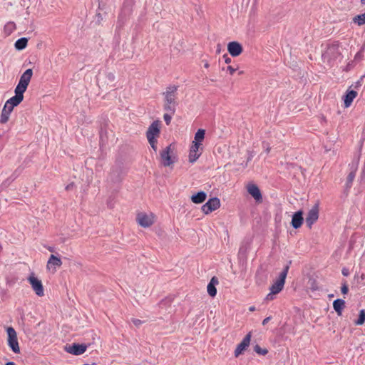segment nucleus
I'll return each instance as SVG.
<instances>
[{
    "mask_svg": "<svg viewBox=\"0 0 365 365\" xmlns=\"http://www.w3.org/2000/svg\"><path fill=\"white\" fill-rule=\"evenodd\" d=\"M341 292L343 294H346L349 292V287L346 281L344 282L341 287Z\"/></svg>",
    "mask_w": 365,
    "mask_h": 365,
    "instance_id": "58836bf2",
    "label": "nucleus"
},
{
    "mask_svg": "<svg viewBox=\"0 0 365 365\" xmlns=\"http://www.w3.org/2000/svg\"><path fill=\"white\" fill-rule=\"evenodd\" d=\"M251 332H249L242 339V341L237 346V348L235 350V356L237 357L240 356L244 351L247 349L250 344L251 340Z\"/></svg>",
    "mask_w": 365,
    "mask_h": 365,
    "instance_id": "f3484780",
    "label": "nucleus"
},
{
    "mask_svg": "<svg viewBox=\"0 0 365 365\" xmlns=\"http://www.w3.org/2000/svg\"><path fill=\"white\" fill-rule=\"evenodd\" d=\"M291 264L292 260H289L287 264L284 267L282 271L280 272L276 281L270 287L269 289L272 292V294H278L283 289L287 273Z\"/></svg>",
    "mask_w": 365,
    "mask_h": 365,
    "instance_id": "f03ea898",
    "label": "nucleus"
},
{
    "mask_svg": "<svg viewBox=\"0 0 365 365\" xmlns=\"http://www.w3.org/2000/svg\"><path fill=\"white\" fill-rule=\"evenodd\" d=\"M254 351L257 354L264 356L268 353V350L266 348H262L259 344H256L253 347Z\"/></svg>",
    "mask_w": 365,
    "mask_h": 365,
    "instance_id": "c756f323",
    "label": "nucleus"
},
{
    "mask_svg": "<svg viewBox=\"0 0 365 365\" xmlns=\"http://www.w3.org/2000/svg\"><path fill=\"white\" fill-rule=\"evenodd\" d=\"M11 26L12 28H15V24L14 22H10L8 24L7 26Z\"/></svg>",
    "mask_w": 365,
    "mask_h": 365,
    "instance_id": "13d9d810",
    "label": "nucleus"
},
{
    "mask_svg": "<svg viewBox=\"0 0 365 365\" xmlns=\"http://www.w3.org/2000/svg\"><path fill=\"white\" fill-rule=\"evenodd\" d=\"M303 215L304 212L302 210H299L292 215L290 225L294 229H299L302 227L304 220Z\"/></svg>",
    "mask_w": 365,
    "mask_h": 365,
    "instance_id": "dca6fc26",
    "label": "nucleus"
},
{
    "mask_svg": "<svg viewBox=\"0 0 365 365\" xmlns=\"http://www.w3.org/2000/svg\"><path fill=\"white\" fill-rule=\"evenodd\" d=\"M341 273L344 276L347 277L349 275V269L344 267L341 270Z\"/></svg>",
    "mask_w": 365,
    "mask_h": 365,
    "instance_id": "de8ad7c7",
    "label": "nucleus"
},
{
    "mask_svg": "<svg viewBox=\"0 0 365 365\" xmlns=\"http://www.w3.org/2000/svg\"><path fill=\"white\" fill-rule=\"evenodd\" d=\"M48 250L50 251L51 252H55V247H48Z\"/></svg>",
    "mask_w": 365,
    "mask_h": 365,
    "instance_id": "6e6d98bb",
    "label": "nucleus"
},
{
    "mask_svg": "<svg viewBox=\"0 0 365 365\" xmlns=\"http://www.w3.org/2000/svg\"><path fill=\"white\" fill-rule=\"evenodd\" d=\"M319 202H317L308 212L305 219L306 225L309 229H311L312 225L317 221L319 218Z\"/></svg>",
    "mask_w": 365,
    "mask_h": 365,
    "instance_id": "9d476101",
    "label": "nucleus"
},
{
    "mask_svg": "<svg viewBox=\"0 0 365 365\" xmlns=\"http://www.w3.org/2000/svg\"><path fill=\"white\" fill-rule=\"evenodd\" d=\"M353 21L359 26L365 24V14L356 15L354 17Z\"/></svg>",
    "mask_w": 365,
    "mask_h": 365,
    "instance_id": "c85d7f7f",
    "label": "nucleus"
},
{
    "mask_svg": "<svg viewBox=\"0 0 365 365\" xmlns=\"http://www.w3.org/2000/svg\"><path fill=\"white\" fill-rule=\"evenodd\" d=\"M160 134V123L159 120L153 121L146 131V138H158Z\"/></svg>",
    "mask_w": 365,
    "mask_h": 365,
    "instance_id": "ddd939ff",
    "label": "nucleus"
},
{
    "mask_svg": "<svg viewBox=\"0 0 365 365\" xmlns=\"http://www.w3.org/2000/svg\"><path fill=\"white\" fill-rule=\"evenodd\" d=\"M13 110L14 109H11L7 104H4L0 116V123L4 124L8 122L9 115Z\"/></svg>",
    "mask_w": 365,
    "mask_h": 365,
    "instance_id": "4be33fe9",
    "label": "nucleus"
},
{
    "mask_svg": "<svg viewBox=\"0 0 365 365\" xmlns=\"http://www.w3.org/2000/svg\"><path fill=\"white\" fill-rule=\"evenodd\" d=\"M106 77L110 82H113L115 80V76L113 73H108Z\"/></svg>",
    "mask_w": 365,
    "mask_h": 365,
    "instance_id": "c03bdc74",
    "label": "nucleus"
},
{
    "mask_svg": "<svg viewBox=\"0 0 365 365\" xmlns=\"http://www.w3.org/2000/svg\"><path fill=\"white\" fill-rule=\"evenodd\" d=\"M19 281L18 277L10 274L6 277V284L8 287H12Z\"/></svg>",
    "mask_w": 365,
    "mask_h": 365,
    "instance_id": "bb28decb",
    "label": "nucleus"
},
{
    "mask_svg": "<svg viewBox=\"0 0 365 365\" xmlns=\"http://www.w3.org/2000/svg\"><path fill=\"white\" fill-rule=\"evenodd\" d=\"M227 71H229L230 75H233V73L235 72L236 68H234L232 66H228L227 67Z\"/></svg>",
    "mask_w": 365,
    "mask_h": 365,
    "instance_id": "49530a36",
    "label": "nucleus"
},
{
    "mask_svg": "<svg viewBox=\"0 0 365 365\" xmlns=\"http://www.w3.org/2000/svg\"><path fill=\"white\" fill-rule=\"evenodd\" d=\"M275 294H272V292L270 291V293H269L266 297H265V299L266 300H273L274 299V295Z\"/></svg>",
    "mask_w": 365,
    "mask_h": 365,
    "instance_id": "09e8293b",
    "label": "nucleus"
},
{
    "mask_svg": "<svg viewBox=\"0 0 365 365\" xmlns=\"http://www.w3.org/2000/svg\"><path fill=\"white\" fill-rule=\"evenodd\" d=\"M209 66H210L209 63H208V62H205V65H204V67H205V68H207Z\"/></svg>",
    "mask_w": 365,
    "mask_h": 365,
    "instance_id": "680f3d73",
    "label": "nucleus"
},
{
    "mask_svg": "<svg viewBox=\"0 0 365 365\" xmlns=\"http://www.w3.org/2000/svg\"><path fill=\"white\" fill-rule=\"evenodd\" d=\"M365 322V310L361 309L359 311V317L356 320L354 321V324L358 326L363 325Z\"/></svg>",
    "mask_w": 365,
    "mask_h": 365,
    "instance_id": "cd10ccee",
    "label": "nucleus"
},
{
    "mask_svg": "<svg viewBox=\"0 0 365 365\" xmlns=\"http://www.w3.org/2000/svg\"><path fill=\"white\" fill-rule=\"evenodd\" d=\"M357 168H358V163L355 165L354 164L351 165V170L347 175L346 181L345 183V189L347 191H349L352 186V182L355 178Z\"/></svg>",
    "mask_w": 365,
    "mask_h": 365,
    "instance_id": "6ab92c4d",
    "label": "nucleus"
},
{
    "mask_svg": "<svg viewBox=\"0 0 365 365\" xmlns=\"http://www.w3.org/2000/svg\"><path fill=\"white\" fill-rule=\"evenodd\" d=\"M178 91V86H170L167 88L165 92L163 93L165 97L164 110L169 111L171 114H174L175 112V108L177 106L176 102V92Z\"/></svg>",
    "mask_w": 365,
    "mask_h": 365,
    "instance_id": "f257e3e1",
    "label": "nucleus"
},
{
    "mask_svg": "<svg viewBox=\"0 0 365 365\" xmlns=\"http://www.w3.org/2000/svg\"><path fill=\"white\" fill-rule=\"evenodd\" d=\"M205 135V130L202 128H200L197 130V131L195 134L194 140L195 142L200 143L201 144V142L204 140Z\"/></svg>",
    "mask_w": 365,
    "mask_h": 365,
    "instance_id": "a878e982",
    "label": "nucleus"
},
{
    "mask_svg": "<svg viewBox=\"0 0 365 365\" xmlns=\"http://www.w3.org/2000/svg\"><path fill=\"white\" fill-rule=\"evenodd\" d=\"M172 115L173 114H169V113H165L164 115H163V118H164V120L166 123L167 125H169L170 122H171V119H172Z\"/></svg>",
    "mask_w": 365,
    "mask_h": 365,
    "instance_id": "ea45409f",
    "label": "nucleus"
},
{
    "mask_svg": "<svg viewBox=\"0 0 365 365\" xmlns=\"http://www.w3.org/2000/svg\"><path fill=\"white\" fill-rule=\"evenodd\" d=\"M357 92L354 90H347L343 96L344 106L345 108H349L354 99L356 97Z\"/></svg>",
    "mask_w": 365,
    "mask_h": 365,
    "instance_id": "a211bd4d",
    "label": "nucleus"
},
{
    "mask_svg": "<svg viewBox=\"0 0 365 365\" xmlns=\"http://www.w3.org/2000/svg\"><path fill=\"white\" fill-rule=\"evenodd\" d=\"M200 145L201 144L200 143L192 141L190 151H191L192 153H197Z\"/></svg>",
    "mask_w": 365,
    "mask_h": 365,
    "instance_id": "c9c22d12",
    "label": "nucleus"
},
{
    "mask_svg": "<svg viewBox=\"0 0 365 365\" xmlns=\"http://www.w3.org/2000/svg\"><path fill=\"white\" fill-rule=\"evenodd\" d=\"M27 279L35 294L38 297H43L44 295V289L41 280L36 277L34 272L30 274Z\"/></svg>",
    "mask_w": 365,
    "mask_h": 365,
    "instance_id": "0eeeda50",
    "label": "nucleus"
},
{
    "mask_svg": "<svg viewBox=\"0 0 365 365\" xmlns=\"http://www.w3.org/2000/svg\"><path fill=\"white\" fill-rule=\"evenodd\" d=\"M106 125H107L106 123H104L103 125H101L99 135H100V139L101 141H103L104 138H106Z\"/></svg>",
    "mask_w": 365,
    "mask_h": 365,
    "instance_id": "473e14b6",
    "label": "nucleus"
},
{
    "mask_svg": "<svg viewBox=\"0 0 365 365\" xmlns=\"http://www.w3.org/2000/svg\"><path fill=\"white\" fill-rule=\"evenodd\" d=\"M311 289L312 290H317L318 289V287L317 286H315V281H313V282L312 283Z\"/></svg>",
    "mask_w": 365,
    "mask_h": 365,
    "instance_id": "603ef678",
    "label": "nucleus"
},
{
    "mask_svg": "<svg viewBox=\"0 0 365 365\" xmlns=\"http://www.w3.org/2000/svg\"><path fill=\"white\" fill-rule=\"evenodd\" d=\"M32 76L33 70L31 68L26 69L21 76L19 81L15 89L25 93L32 78Z\"/></svg>",
    "mask_w": 365,
    "mask_h": 365,
    "instance_id": "423d86ee",
    "label": "nucleus"
},
{
    "mask_svg": "<svg viewBox=\"0 0 365 365\" xmlns=\"http://www.w3.org/2000/svg\"><path fill=\"white\" fill-rule=\"evenodd\" d=\"M73 185H74V183H73V182H71V183L68 184V185L66 187V190H71V189L73 188Z\"/></svg>",
    "mask_w": 365,
    "mask_h": 365,
    "instance_id": "3c124183",
    "label": "nucleus"
},
{
    "mask_svg": "<svg viewBox=\"0 0 365 365\" xmlns=\"http://www.w3.org/2000/svg\"><path fill=\"white\" fill-rule=\"evenodd\" d=\"M132 322L137 327H138L139 326H140L142 324H143V322L140 319H132Z\"/></svg>",
    "mask_w": 365,
    "mask_h": 365,
    "instance_id": "37998d69",
    "label": "nucleus"
},
{
    "mask_svg": "<svg viewBox=\"0 0 365 365\" xmlns=\"http://www.w3.org/2000/svg\"><path fill=\"white\" fill-rule=\"evenodd\" d=\"M247 192L255 200L256 202L261 203L262 202V195L257 185L254 183L248 184Z\"/></svg>",
    "mask_w": 365,
    "mask_h": 365,
    "instance_id": "4468645a",
    "label": "nucleus"
},
{
    "mask_svg": "<svg viewBox=\"0 0 365 365\" xmlns=\"http://www.w3.org/2000/svg\"><path fill=\"white\" fill-rule=\"evenodd\" d=\"M364 14H365V11H364Z\"/></svg>",
    "mask_w": 365,
    "mask_h": 365,
    "instance_id": "774afa93",
    "label": "nucleus"
},
{
    "mask_svg": "<svg viewBox=\"0 0 365 365\" xmlns=\"http://www.w3.org/2000/svg\"><path fill=\"white\" fill-rule=\"evenodd\" d=\"M272 319V317L269 316V317H266L265 319H264V320L262 321V325L264 326L266 325L270 320Z\"/></svg>",
    "mask_w": 365,
    "mask_h": 365,
    "instance_id": "8fccbe9b",
    "label": "nucleus"
},
{
    "mask_svg": "<svg viewBox=\"0 0 365 365\" xmlns=\"http://www.w3.org/2000/svg\"><path fill=\"white\" fill-rule=\"evenodd\" d=\"M103 8H104V4L101 3V2H99V4H98V9L103 10Z\"/></svg>",
    "mask_w": 365,
    "mask_h": 365,
    "instance_id": "5fc2aeb1",
    "label": "nucleus"
},
{
    "mask_svg": "<svg viewBox=\"0 0 365 365\" xmlns=\"http://www.w3.org/2000/svg\"><path fill=\"white\" fill-rule=\"evenodd\" d=\"M262 147L265 149L267 153H269L271 148L269 147V144L267 142L263 141Z\"/></svg>",
    "mask_w": 365,
    "mask_h": 365,
    "instance_id": "a19ab883",
    "label": "nucleus"
},
{
    "mask_svg": "<svg viewBox=\"0 0 365 365\" xmlns=\"http://www.w3.org/2000/svg\"><path fill=\"white\" fill-rule=\"evenodd\" d=\"M359 278L361 281L364 280L365 279V274H361V276L359 277Z\"/></svg>",
    "mask_w": 365,
    "mask_h": 365,
    "instance_id": "bf43d9fd",
    "label": "nucleus"
},
{
    "mask_svg": "<svg viewBox=\"0 0 365 365\" xmlns=\"http://www.w3.org/2000/svg\"><path fill=\"white\" fill-rule=\"evenodd\" d=\"M6 332L8 335V346L14 353L19 354L20 348L18 342L16 331L13 327H9L6 329Z\"/></svg>",
    "mask_w": 365,
    "mask_h": 365,
    "instance_id": "39448f33",
    "label": "nucleus"
},
{
    "mask_svg": "<svg viewBox=\"0 0 365 365\" xmlns=\"http://www.w3.org/2000/svg\"><path fill=\"white\" fill-rule=\"evenodd\" d=\"M207 291L208 294L212 297H215L217 294V289L215 286H213V284L208 283L207 286Z\"/></svg>",
    "mask_w": 365,
    "mask_h": 365,
    "instance_id": "7c9ffc66",
    "label": "nucleus"
},
{
    "mask_svg": "<svg viewBox=\"0 0 365 365\" xmlns=\"http://www.w3.org/2000/svg\"><path fill=\"white\" fill-rule=\"evenodd\" d=\"M339 44L333 43L327 46V50L322 53V58L328 62L334 61L340 56Z\"/></svg>",
    "mask_w": 365,
    "mask_h": 365,
    "instance_id": "20e7f679",
    "label": "nucleus"
},
{
    "mask_svg": "<svg viewBox=\"0 0 365 365\" xmlns=\"http://www.w3.org/2000/svg\"><path fill=\"white\" fill-rule=\"evenodd\" d=\"M0 294H1V298L3 299L4 297H6V296L7 292H6V290H1V291L0 292Z\"/></svg>",
    "mask_w": 365,
    "mask_h": 365,
    "instance_id": "864d4df0",
    "label": "nucleus"
},
{
    "mask_svg": "<svg viewBox=\"0 0 365 365\" xmlns=\"http://www.w3.org/2000/svg\"><path fill=\"white\" fill-rule=\"evenodd\" d=\"M227 51L231 56L237 57L243 51V47L238 41H230L227 44Z\"/></svg>",
    "mask_w": 365,
    "mask_h": 365,
    "instance_id": "f8f14e48",
    "label": "nucleus"
},
{
    "mask_svg": "<svg viewBox=\"0 0 365 365\" xmlns=\"http://www.w3.org/2000/svg\"><path fill=\"white\" fill-rule=\"evenodd\" d=\"M123 174V163L120 161H116L110 170L107 180L108 182L118 184L122 181Z\"/></svg>",
    "mask_w": 365,
    "mask_h": 365,
    "instance_id": "7ed1b4c3",
    "label": "nucleus"
},
{
    "mask_svg": "<svg viewBox=\"0 0 365 365\" xmlns=\"http://www.w3.org/2000/svg\"><path fill=\"white\" fill-rule=\"evenodd\" d=\"M4 365H16L14 361H8Z\"/></svg>",
    "mask_w": 365,
    "mask_h": 365,
    "instance_id": "4d7b16f0",
    "label": "nucleus"
},
{
    "mask_svg": "<svg viewBox=\"0 0 365 365\" xmlns=\"http://www.w3.org/2000/svg\"><path fill=\"white\" fill-rule=\"evenodd\" d=\"M361 5H365V0H360Z\"/></svg>",
    "mask_w": 365,
    "mask_h": 365,
    "instance_id": "e2e57ef3",
    "label": "nucleus"
},
{
    "mask_svg": "<svg viewBox=\"0 0 365 365\" xmlns=\"http://www.w3.org/2000/svg\"><path fill=\"white\" fill-rule=\"evenodd\" d=\"M19 173H20V171L19 170V169H16L13 173V174L6 180L5 182L9 183L10 182L14 181L19 175Z\"/></svg>",
    "mask_w": 365,
    "mask_h": 365,
    "instance_id": "f704fd0d",
    "label": "nucleus"
},
{
    "mask_svg": "<svg viewBox=\"0 0 365 365\" xmlns=\"http://www.w3.org/2000/svg\"><path fill=\"white\" fill-rule=\"evenodd\" d=\"M158 138H147L148 139V141L150 144V145L151 146L152 149L156 152L157 150H158V148H157V143H158V140H157Z\"/></svg>",
    "mask_w": 365,
    "mask_h": 365,
    "instance_id": "2f4dec72",
    "label": "nucleus"
},
{
    "mask_svg": "<svg viewBox=\"0 0 365 365\" xmlns=\"http://www.w3.org/2000/svg\"><path fill=\"white\" fill-rule=\"evenodd\" d=\"M172 144H170L164 150H163L160 155L161 158V164L164 167H170L175 162V157L170 155Z\"/></svg>",
    "mask_w": 365,
    "mask_h": 365,
    "instance_id": "6e6552de",
    "label": "nucleus"
},
{
    "mask_svg": "<svg viewBox=\"0 0 365 365\" xmlns=\"http://www.w3.org/2000/svg\"><path fill=\"white\" fill-rule=\"evenodd\" d=\"M217 52H220V50L219 48H217Z\"/></svg>",
    "mask_w": 365,
    "mask_h": 365,
    "instance_id": "0e129e2a",
    "label": "nucleus"
},
{
    "mask_svg": "<svg viewBox=\"0 0 365 365\" xmlns=\"http://www.w3.org/2000/svg\"><path fill=\"white\" fill-rule=\"evenodd\" d=\"M365 49V45H363L360 50L356 53L355 55L354 59L355 60H361L364 56V51Z\"/></svg>",
    "mask_w": 365,
    "mask_h": 365,
    "instance_id": "e433bc0d",
    "label": "nucleus"
},
{
    "mask_svg": "<svg viewBox=\"0 0 365 365\" xmlns=\"http://www.w3.org/2000/svg\"><path fill=\"white\" fill-rule=\"evenodd\" d=\"M29 39L26 37H21L17 39L14 43V47L17 51H22L27 46Z\"/></svg>",
    "mask_w": 365,
    "mask_h": 365,
    "instance_id": "393cba45",
    "label": "nucleus"
},
{
    "mask_svg": "<svg viewBox=\"0 0 365 365\" xmlns=\"http://www.w3.org/2000/svg\"><path fill=\"white\" fill-rule=\"evenodd\" d=\"M364 45H365V42H364Z\"/></svg>",
    "mask_w": 365,
    "mask_h": 365,
    "instance_id": "338daca9",
    "label": "nucleus"
},
{
    "mask_svg": "<svg viewBox=\"0 0 365 365\" xmlns=\"http://www.w3.org/2000/svg\"><path fill=\"white\" fill-rule=\"evenodd\" d=\"M223 58L225 60V63H227V64H230L232 61V59L228 56L227 54H224Z\"/></svg>",
    "mask_w": 365,
    "mask_h": 365,
    "instance_id": "a18cd8bd",
    "label": "nucleus"
},
{
    "mask_svg": "<svg viewBox=\"0 0 365 365\" xmlns=\"http://www.w3.org/2000/svg\"><path fill=\"white\" fill-rule=\"evenodd\" d=\"M255 310V306L250 307L249 311L254 312Z\"/></svg>",
    "mask_w": 365,
    "mask_h": 365,
    "instance_id": "052dcab7",
    "label": "nucleus"
},
{
    "mask_svg": "<svg viewBox=\"0 0 365 365\" xmlns=\"http://www.w3.org/2000/svg\"><path fill=\"white\" fill-rule=\"evenodd\" d=\"M103 15L99 12L96 13V16H95L96 24L100 25L101 21H103Z\"/></svg>",
    "mask_w": 365,
    "mask_h": 365,
    "instance_id": "4c0bfd02",
    "label": "nucleus"
},
{
    "mask_svg": "<svg viewBox=\"0 0 365 365\" xmlns=\"http://www.w3.org/2000/svg\"><path fill=\"white\" fill-rule=\"evenodd\" d=\"M219 283L218 279L217 277L214 276L211 278L209 284H213V286H216Z\"/></svg>",
    "mask_w": 365,
    "mask_h": 365,
    "instance_id": "79ce46f5",
    "label": "nucleus"
},
{
    "mask_svg": "<svg viewBox=\"0 0 365 365\" xmlns=\"http://www.w3.org/2000/svg\"><path fill=\"white\" fill-rule=\"evenodd\" d=\"M206 198L207 193L202 190L198 191L190 197L191 201L195 204H201Z\"/></svg>",
    "mask_w": 365,
    "mask_h": 365,
    "instance_id": "412c9836",
    "label": "nucleus"
},
{
    "mask_svg": "<svg viewBox=\"0 0 365 365\" xmlns=\"http://www.w3.org/2000/svg\"><path fill=\"white\" fill-rule=\"evenodd\" d=\"M138 224L143 227H148L153 224V220L146 214L140 213L137 216Z\"/></svg>",
    "mask_w": 365,
    "mask_h": 365,
    "instance_id": "aec40b11",
    "label": "nucleus"
},
{
    "mask_svg": "<svg viewBox=\"0 0 365 365\" xmlns=\"http://www.w3.org/2000/svg\"><path fill=\"white\" fill-rule=\"evenodd\" d=\"M220 207V200L218 197H212L209 199L202 206V211L207 215L212 211L216 210Z\"/></svg>",
    "mask_w": 365,
    "mask_h": 365,
    "instance_id": "9b49d317",
    "label": "nucleus"
},
{
    "mask_svg": "<svg viewBox=\"0 0 365 365\" xmlns=\"http://www.w3.org/2000/svg\"><path fill=\"white\" fill-rule=\"evenodd\" d=\"M217 52H220V50L219 48H217Z\"/></svg>",
    "mask_w": 365,
    "mask_h": 365,
    "instance_id": "69168bd1",
    "label": "nucleus"
},
{
    "mask_svg": "<svg viewBox=\"0 0 365 365\" xmlns=\"http://www.w3.org/2000/svg\"><path fill=\"white\" fill-rule=\"evenodd\" d=\"M88 346V345L86 344L73 343L71 344H66L64 349L69 354L78 356L86 351Z\"/></svg>",
    "mask_w": 365,
    "mask_h": 365,
    "instance_id": "1a4fd4ad",
    "label": "nucleus"
},
{
    "mask_svg": "<svg viewBox=\"0 0 365 365\" xmlns=\"http://www.w3.org/2000/svg\"><path fill=\"white\" fill-rule=\"evenodd\" d=\"M15 96L10 98L9 100L6 101V104H7L11 109H14V107L19 106L24 100V92L19 91L16 89L14 90Z\"/></svg>",
    "mask_w": 365,
    "mask_h": 365,
    "instance_id": "2eb2a0df",
    "label": "nucleus"
},
{
    "mask_svg": "<svg viewBox=\"0 0 365 365\" xmlns=\"http://www.w3.org/2000/svg\"><path fill=\"white\" fill-rule=\"evenodd\" d=\"M201 153H192L190 151L189 153V162L191 163H195L200 156Z\"/></svg>",
    "mask_w": 365,
    "mask_h": 365,
    "instance_id": "72a5a7b5",
    "label": "nucleus"
},
{
    "mask_svg": "<svg viewBox=\"0 0 365 365\" xmlns=\"http://www.w3.org/2000/svg\"><path fill=\"white\" fill-rule=\"evenodd\" d=\"M62 265V261L60 257L54 255H51L48 260V262H47V268L48 269H51V267H53L54 269H56V267H59Z\"/></svg>",
    "mask_w": 365,
    "mask_h": 365,
    "instance_id": "5701e85b",
    "label": "nucleus"
},
{
    "mask_svg": "<svg viewBox=\"0 0 365 365\" xmlns=\"http://www.w3.org/2000/svg\"><path fill=\"white\" fill-rule=\"evenodd\" d=\"M345 301L342 299H336L333 302V308L338 316L342 314V311L345 307Z\"/></svg>",
    "mask_w": 365,
    "mask_h": 365,
    "instance_id": "b1692460",
    "label": "nucleus"
}]
</instances>
